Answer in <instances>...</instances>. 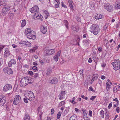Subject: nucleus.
I'll use <instances>...</instances> for the list:
<instances>
[{
    "label": "nucleus",
    "instance_id": "f257e3e1",
    "mask_svg": "<svg viewBox=\"0 0 120 120\" xmlns=\"http://www.w3.org/2000/svg\"><path fill=\"white\" fill-rule=\"evenodd\" d=\"M25 33H26L27 37L29 39H34L35 38V32L33 30L31 31L30 28L26 29Z\"/></svg>",
    "mask_w": 120,
    "mask_h": 120
},
{
    "label": "nucleus",
    "instance_id": "f03ea898",
    "mask_svg": "<svg viewBox=\"0 0 120 120\" xmlns=\"http://www.w3.org/2000/svg\"><path fill=\"white\" fill-rule=\"evenodd\" d=\"M99 30V27L97 25H92L90 28V31L95 35L97 34L98 33Z\"/></svg>",
    "mask_w": 120,
    "mask_h": 120
},
{
    "label": "nucleus",
    "instance_id": "7ed1b4c3",
    "mask_svg": "<svg viewBox=\"0 0 120 120\" xmlns=\"http://www.w3.org/2000/svg\"><path fill=\"white\" fill-rule=\"evenodd\" d=\"M112 64L113 65V69L116 71L120 68V61L119 60L116 59L114 61V62L112 63Z\"/></svg>",
    "mask_w": 120,
    "mask_h": 120
},
{
    "label": "nucleus",
    "instance_id": "20e7f679",
    "mask_svg": "<svg viewBox=\"0 0 120 120\" xmlns=\"http://www.w3.org/2000/svg\"><path fill=\"white\" fill-rule=\"evenodd\" d=\"M25 97L27 99L30 101H33L35 98L33 93L30 91L26 95Z\"/></svg>",
    "mask_w": 120,
    "mask_h": 120
},
{
    "label": "nucleus",
    "instance_id": "39448f33",
    "mask_svg": "<svg viewBox=\"0 0 120 120\" xmlns=\"http://www.w3.org/2000/svg\"><path fill=\"white\" fill-rule=\"evenodd\" d=\"M27 80L26 77L22 78L20 83V86L22 87H24L28 84V83L27 82Z\"/></svg>",
    "mask_w": 120,
    "mask_h": 120
},
{
    "label": "nucleus",
    "instance_id": "423d86ee",
    "mask_svg": "<svg viewBox=\"0 0 120 120\" xmlns=\"http://www.w3.org/2000/svg\"><path fill=\"white\" fill-rule=\"evenodd\" d=\"M21 101V98L19 95H16L14 98V100L13 102V103L15 105L18 104Z\"/></svg>",
    "mask_w": 120,
    "mask_h": 120
},
{
    "label": "nucleus",
    "instance_id": "0eeeda50",
    "mask_svg": "<svg viewBox=\"0 0 120 120\" xmlns=\"http://www.w3.org/2000/svg\"><path fill=\"white\" fill-rule=\"evenodd\" d=\"M104 7L107 10L109 11H111L113 9L112 6L109 4L105 3Z\"/></svg>",
    "mask_w": 120,
    "mask_h": 120
},
{
    "label": "nucleus",
    "instance_id": "6e6552de",
    "mask_svg": "<svg viewBox=\"0 0 120 120\" xmlns=\"http://www.w3.org/2000/svg\"><path fill=\"white\" fill-rule=\"evenodd\" d=\"M12 86L10 84L6 85L4 87V90L5 92L11 90Z\"/></svg>",
    "mask_w": 120,
    "mask_h": 120
},
{
    "label": "nucleus",
    "instance_id": "1a4fd4ad",
    "mask_svg": "<svg viewBox=\"0 0 120 120\" xmlns=\"http://www.w3.org/2000/svg\"><path fill=\"white\" fill-rule=\"evenodd\" d=\"M40 30L43 34L46 33L47 31V28L46 26L42 25L40 27Z\"/></svg>",
    "mask_w": 120,
    "mask_h": 120
},
{
    "label": "nucleus",
    "instance_id": "9d476101",
    "mask_svg": "<svg viewBox=\"0 0 120 120\" xmlns=\"http://www.w3.org/2000/svg\"><path fill=\"white\" fill-rule=\"evenodd\" d=\"M10 9V7L8 6L4 7L2 9V12L4 14H6Z\"/></svg>",
    "mask_w": 120,
    "mask_h": 120
},
{
    "label": "nucleus",
    "instance_id": "9b49d317",
    "mask_svg": "<svg viewBox=\"0 0 120 120\" xmlns=\"http://www.w3.org/2000/svg\"><path fill=\"white\" fill-rule=\"evenodd\" d=\"M39 10V8L37 6H35L30 10V12L32 13H34L35 12L38 11Z\"/></svg>",
    "mask_w": 120,
    "mask_h": 120
},
{
    "label": "nucleus",
    "instance_id": "f8f14e48",
    "mask_svg": "<svg viewBox=\"0 0 120 120\" xmlns=\"http://www.w3.org/2000/svg\"><path fill=\"white\" fill-rule=\"evenodd\" d=\"M4 72L8 74H10L12 73V71L10 68H5L3 69Z\"/></svg>",
    "mask_w": 120,
    "mask_h": 120
},
{
    "label": "nucleus",
    "instance_id": "ddd939ff",
    "mask_svg": "<svg viewBox=\"0 0 120 120\" xmlns=\"http://www.w3.org/2000/svg\"><path fill=\"white\" fill-rule=\"evenodd\" d=\"M61 51V50L58 51L56 55L54 57L53 59L56 61H57L58 60V57L60 56Z\"/></svg>",
    "mask_w": 120,
    "mask_h": 120
},
{
    "label": "nucleus",
    "instance_id": "4468645a",
    "mask_svg": "<svg viewBox=\"0 0 120 120\" xmlns=\"http://www.w3.org/2000/svg\"><path fill=\"white\" fill-rule=\"evenodd\" d=\"M65 94V93L64 91H62L60 93L59 95V99L60 100H62L63 99L64 96Z\"/></svg>",
    "mask_w": 120,
    "mask_h": 120
},
{
    "label": "nucleus",
    "instance_id": "2eb2a0df",
    "mask_svg": "<svg viewBox=\"0 0 120 120\" xmlns=\"http://www.w3.org/2000/svg\"><path fill=\"white\" fill-rule=\"evenodd\" d=\"M34 17L35 19H39L41 18H42L43 16L39 13L38 12L34 14Z\"/></svg>",
    "mask_w": 120,
    "mask_h": 120
},
{
    "label": "nucleus",
    "instance_id": "dca6fc26",
    "mask_svg": "<svg viewBox=\"0 0 120 120\" xmlns=\"http://www.w3.org/2000/svg\"><path fill=\"white\" fill-rule=\"evenodd\" d=\"M58 82V80L56 78H53V79L50 80H49V82L52 84H55L57 83Z\"/></svg>",
    "mask_w": 120,
    "mask_h": 120
},
{
    "label": "nucleus",
    "instance_id": "f3484780",
    "mask_svg": "<svg viewBox=\"0 0 120 120\" xmlns=\"http://www.w3.org/2000/svg\"><path fill=\"white\" fill-rule=\"evenodd\" d=\"M55 52V50L54 49L50 50L47 49L46 50L47 54L48 55H50L54 53Z\"/></svg>",
    "mask_w": 120,
    "mask_h": 120
},
{
    "label": "nucleus",
    "instance_id": "a211bd4d",
    "mask_svg": "<svg viewBox=\"0 0 120 120\" xmlns=\"http://www.w3.org/2000/svg\"><path fill=\"white\" fill-rule=\"evenodd\" d=\"M16 63V61L14 59H11L8 63V65L9 67H11Z\"/></svg>",
    "mask_w": 120,
    "mask_h": 120
},
{
    "label": "nucleus",
    "instance_id": "6ab92c4d",
    "mask_svg": "<svg viewBox=\"0 0 120 120\" xmlns=\"http://www.w3.org/2000/svg\"><path fill=\"white\" fill-rule=\"evenodd\" d=\"M26 78L27 80V82L28 83V84L29 83H32L33 82V79L32 78H28V77H26Z\"/></svg>",
    "mask_w": 120,
    "mask_h": 120
},
{
    "label": "nucleus",
    "instance_id": "aec40b11",
    "mask_svg": "<svg viewBox=\"0 0 120 120\" xmlns=\"http://www.w3.org/2000/svg\"><path fill=\"white\" fill-rule=\"evenodd\" d=\"M10 55L9 52L8 51V49H5V52L4 53V55L5 56H9Z\"/></svg>",
    "mask_w": 120,
    "mask_h": 120
},
{
    "label": "nucleus",
    "instance_id": "412c9836",
    "mask_svg": "<svg viewBox=\"0 0 120 120\" xmlns=\"http://www.w3.org/2000/svg\"><path fill=\"white\" fill-rule=\"evenodd\" d=\"M6 98L5 97H2V98L0 102V104H1L2 106L6 102Z\"/></svg>",
    "mask_w": 120,
    "mask_h": 120
},
{
    "label": "nucleus",
    "instance_id": "4be33fe9",
    "mask_svg": "<svg viewBox=\"0 0 120 120\" xmlns=\"http://www.w3.org/2000/svg\"><path fill=\"white\" fill-rule=\"evenodd\" d=\"M77 116L75 115H72L70 118L69 120H77Z\"/></svg>",
    "mask_w": 120,
    "mask_h": 120
},
{
    "label": "nucleus",
    "instance_id": "5701e85b",
    "mask_svg": "<svg viewBox=\"0 0 120 120\" xmlns=\"http://www.w3.org/2000/svg\"><path fill=\"white\" fill-rule=\"evenodd\" d=\"M26 24V21L24 19L22 21L21 24V26L22 27H23L25 26Z\"/></svg>",
    "mask_w": 120,
    "mask_h": 120
},
{
    "label": "nucleus",
    "instance_id": "b1692460",
    "mask_svg": "<svg viewBox=\"0 0 120 120\" xmlns=\"http://www.w3.org/2000/svg\"><path fill=\"white\" fill-rule=\"evenodd\" d=\"M101 18V15L100 14H98L96 15L95 17V18L96 19H99Z\"/></svg>",
    "mask_w": 120,
    "mask_h": 120
},
{
    "label": "nucleus",
    "instance_id": "393cba45",
    "mask_svg": "<svg viewBox=\"0 0 120 120\" xmlns=\"http://www.w3.org/2000/svg\"><path fill=\"white\" fill-rule=\"evenodd\" d=\"M6 4V0H0V6L1 5H4Z\"/></svg>",
    "mask_w": 120,
    "mask_h": 120
},
{
    "label": "nucleus",
    "instance_id": "a878e982",
    "mask_svg": "<svg viewBox=\"0 0 120 120\" xmlns=\"http://www.w3.org/2000/svg\"><path fill=\"white\" fill-rule=\"evenodd\" d=\"M100 114L101 116V117L104 118V112L103 110H102L100 112Z\"/></svg>",
    "mask_w": 120,
    "mask_h": 120
},
{
    "label": "nucleus",
    "instance_id": "bb28decb",
    "mask_svg": "<svg viewBox=\"0 0 120 120\" xmlns=\"http://www.w3.org/2000/svg\"><path fill=\"white\" fill-rule=\"evenodd\" d=\"M93 78L95 80H97L98 77V75L97 74H94L93 75Z\"/></svg>",
    "mask_w": 120,
    "mask_h": 120
},
{
    "label": "nucleus",
    "instance_id": "cd10ccee",
    "mask_svg": "<svg viewBox=\"0 0 120 120\" xmlns=\"http://www.w3.org/2000/svg\"><path fill=\"white\" fill-rule=\"evenodd\" d=\"M106 89L107 90L109 89L110 88V86L109 85V83L108 82H107L106 83Z\"/></svg>",
    "mask_w": 120,
    "mask_h": 120
},
{
    "label": "nucleus",
    "instance_id": "c85d7f7f",
    "mask_svg": "<svg viewBox=\"0 0 120 120\" xmlns=\"http://www.w3.org/2000/svg\"><path fill=\"white\" fill-rule=\"evenodd\" d=\"M115 8L116 9H120V2L115 6Z\"/></svg>",
    "mask_w": 120,
    "mask_h": 120
},
{
    "label": "nucleus",
    "instance_id": "c756f323",
    "mask_svg": "<svg viewBox=\"0 0 120 120\" xmlns=\"http://www.w3.org/2000/svg\"><path fill=\"white\" fill-rule=\"evenodd\" d=\"M52 72V70L50 69L48 70L46 73V75L47 76H49L51 74Z\"/></svg>",
    "mask_w": 120,
    "mask_h": 120
},
{
    "label": "nucleus",
    "instance_id": "7c9ffc66",
    "mask_svg": "<svg viewBox=\"0 0 120 120\" xmlns=\"http://www.w3.org/2000/svg\"><path fill=\"white\" fill-rule=\"evenodd\" d=\"M72 29L76 31H78V28L77 27H75L74 26H73Z\"/></svg>",
    "mask_w": 120,
    "mask_h": 120
},
{
    "label": "nucleus",
    "instance_id": "2f4dec72",
    "mask_svg": "<svg viewBox=\"0 0 120 120\" xmlns=\"http://www.w3.org/2000/svg\"><path fill=\"white\" fill-rule=\"evenodd\" d=\"M65 102L64 101H62L59 104V106H61L65 104Z\"/></svg>",
    "mask_w": 120,
    "mask_h": 120
},
{
    "label": "nucleus",
    "instance_id": "473e14b6",
    "mask_svg": "<svg viewBox=\"0 0 120 120\" xmlns=\"http://www.w3.org/2000/svg\"><path fill=\"white\" fill-rule=\"evenodd\" d=\"M113 90H114V91H117L119 90V89H118V88L117 86H116L114 88H113Z\"/></svg>",
    "mask_w": 120,
    "mask_h": 120
},
{
    "label": "nucleus",
    "instance_id": "72a5a7b5",
    "mask_svg": "<svg viewBox=\"0 0 120 120\" xmlns=\"http://www.w3.org/2000/svg\"><path fill=\"white\" fill-rule=\"evenodd\" d=\"M64 22L65 23V25L67 28H68V21L67 20H64Z\"/></svg>",
    "mask_w": 120,
    "mask_h": 120
},
{
    "label": "nucleus",
    "instance_id": "f704fd0d",
    "mask_svg": "<svg viewBox=\"0 0 120 120\" xmlns=\"http://www.w3.org/2000/svg\"><path fill=\"white\" fill-rule=\"evenodd\" d=\"M108 26V23H107L103 27V30H105L107 29V27Z\"/></svg>",
    "mask_w": 120,
    "mask_h": 120
},
{
    "label": "nucleus",
    "instance_id": "c9c22d12",
    "mask_svg": "<svg viewBox=\"0 0 120 120\" xmlns=\"http://www.w3.org/2000/svg\"><path fill=\"white\" fill-rule=\"evenodd\" d=\"M36 49L35 48H34L33 49H31L30 51V52L32 53L34 52L35 50Z\"/></svg>",
    "mask_w": 120,
    "mask_h": 120
},
{
    "label": "nucleus",
    "instance_id": "e433bc0d",
    "mask_svg": "<svg viewBox=\"0 0 120 120\" xmlns=\"http://www.w3.org/2000/svg\"><path fill=\"white\" fill-rule=\"evenodd\" d=\"M113 100L114 101H116L117 102V103L116 104L117 105H118L119 103V101L118 100V99L117 98H116L115 99H114Z\"/></svg>",
    "mask_w": 120,
    "mask_h": 120
},
{
    "label": "nucleus",
    "instance_id": "4c0bfd02",
    "mask_svg": "<svg viewBox=\"0 0 120 120\" xmlns=\"http://www.w3.org/2000/svg\"><path fill=\"white\" fill-rule=\"evenodd\" d=\"M26 45L28 46H31V44L30 42L28 41L26 42Z\"/></svg>",
    "mask_w": 120,
    "mask_h": 120
},
{
    "label": "nucleus",
    "instance_id": "58836bf2",
    "mask_svg": "<svg viewBox=\"0 0 120 120\" xmlns=\"http://www.w3.org/2000/svg\"><path fill=\"white\" fill-rule=\"evenodd\" d=\"M83 118L84 120H90V118L89 117L87 116H83Z\"/></svg>",
    "mask_w": 120,
    "mask_h": 120
},
{
    "label": "nucleus",
    "instance_id": "ea45409f",
    "mask_svg": "<svg viewBox=\"0 0 120 120\" xmlns=\"http://www.w3.org/2000/svg\"><path fill=\"white\" fill-rule=\"evenodd\" d=\"M61 116V113L60 112H59L57 114V118L59 119Z\"/></svg>",
    "mask_w": 120,
    "mask_h": 120
},
{
    "label": "nucleus",
    "instance_id": "a19ab883",
    "mask_svg": "<svg viewBox=\"0 0 120 120\" xmlns=\"http://www.w3.org/2000/svg\"><path fill=\"white\" fill-rule=\"evenodd\" d=\"M70 102H71V103H72L73 104H75L76 103V102H75L74 100H70Z\"/></svg>",
    "mask_w": 120,
    "mask_h": 120
},
{
    "label": "nucleus",
    "instance_id": "79ce46f5",
    "mask_svg": "<svg viewBox=\"0 0 120 120\" xmlns=\"http://www.w3.org/2000/svg\"><path fill=\"white\" fill-rule=\"evenodd\" d=\"M105 115L106 118H108L109 117V116L108 112H106L105 113Z\"/></svg>",
    "mask_w": 120,
    "mask_h": 120
},
{
    "label": "nucleus",
    "instance_id": "37998d69",
    "mask_svg": "<svg viewBox=\"0 0 120 120\" xmlns=\"http://www.w3.org/2000/svg\"><path fill=\"white\" fill-rule=\"evenodd\" d=\"M69 4V6L70 7V8L71 9H73V2H72V3H70V4Z\"/></svg>",
    "mask_w": 120,
    "mask_h": 120
},
{
    "label": "nucleus",
    "instance_id": "c03bdc74",
    "mask_svg": "<svg viewBox=\"0 0 120 120\" xmlns=\"http://www.w3.org/2000/svg\"><path fill=\"white\" fill-rule=\"evenodd\" d=\"M89 90H91L93 92H95V91L91 87H90L89 88Z\"/></svg>",
    "mask_w": 120,
    "mask_h": 120
},
{
    "label": "nucleus",
    "instance_id": "a18cd8bd",
    "mask_svg": "<svg viewBox=\"0 0 120 120\" xmlns=\"http://www.w3.org/2000/svg\"><path fill=\"white\" fill-rule=\"evenodd\" d=\"M38 75L37 73H35L34 76V78L36 79L37 77L38 76Z\"/></svg>",
    "mask_w": 120,
    "mask_h": 120
},
{
    "label": "nucleus",
    "instance_id": "49530a36",
    "mask_svg": "<svg viewBox=\"0 0 120 120\" xmlns=\"http://www.w3.org/2000/svg\"><path fill=\"white\" fill-rule=\"evenodd\" d=\"M32 69L33 70L36 71L37 70V67L35 66H33L32 67Z\"/></svg>",
    "mask_w": 120,
    "mask_h": 120
},
{
    "label": "nucleus",
    "instance_id": "de8ad7c7",
    "mask_svg": "<svg viewBox=\"0 0 120 120\" xmlns=\"http://www.w3.org/2000/svg\"><path fill=\"white\" fill-rule=\"evenodd\" d=\"M96 54H94L92 56V58L93 60L95 59L96 58Z\"/></svg>",
    "mask_w": 120,
    "mask_h": 120
},
{
    "label": "nucleus",
    "instance_id": "09e8293b",
    "mask_svg": "<svg viewBox=\"0 0 120 120\" xmlns=\"http://www.w3.org/2000/svg\"><path fill=\"white\" fill-rule=\"evenodd\" d=\"M116 111L117 112H119L120 111V108L119 107H117L116 109Z\"/></svg>",
    "mask_w": 120,
    "mask_h": 120
},
{
    "label": "nucleus",
    "instance_id": "8fccbe9b",
    "mask_svg": "<svg viewBox=\"0 0 120 120\" xmlns=\"http://www.w3.org/2000/svg\"><path fill=\"white\" fill-rule=\"evenodd\" d=\"M112 103L111 102L110 103L108 106V108L109 109H110V108L112 106Z\"/></svg>",
    "mask_w": 120,
    "mask_h": 120
},
{
    "label": "nucleus",
    "instance_id": "3c124183",
    "mask_svg": "<svg viewBox=\"0 0 120 120\" xmlns=\"http://www.w3.org/2000/svg\"><path fill=\"white\" fill-rule=\"evenodd\" d=\"M27 99L26 97L24 99V101L25 103H27L28 102V101L27 100Z\"/></svg>",
    "mask_w": 120,
    "mask_h": 120
},
{
    "label": "nucleus",
    "instance_id": "603ef678",
    "mask_svg": "<svg viewBox=\"0 0 120 120\" xmlns=\"http://www.w3.org/2000/svg\"><path fill=\"white\" fill-rule=\"evenodd\" d=\"M49 16V13L47 14H45V19H46L48 17V16Z\"/></svg>",
    "mask_w": 120,
    "mask_h": 120
},
{
    "label": "nucleus",
    "instance_id": "864d4df0",
    "mask_svg": "<svg viewBox=\"0 0 120 120\" xmlns=\"http://www.w3.org/2000/svg\"><path fill=\"white\" fill-rule=\"evenodd\" d=\"M96 98V96H92V97L90 98V100H93L94 99Z\"/></svg>",
    "mask_w": 120,
    "mask_h": 120
},
{
    "label": "nucleus",
    "instance_id": "5fc2aeb1",
    "mask_svg": "<svg viewBox=\"0 0 120 120\" xmlns=\"http://www.w3.org/2000/svg\"><path fill=\"white\" fill-rule=\"evenodd\" d=\"M28 73L29 74L31 75H32L33 74V72L32 71H29L28 72Z\"/></svg>",
    "mask_w": 120,
    "mask_h": 120
},
{
    "label": "nucleus",
    "instance_id": "6e6d98bb",
    "mask_svg": "<svg viewBox=\"0 0 120 120\" xmlns=\"http://www.w3.org/2000/svg\"><path fill=\"white\" fill-rule=\"evenodd\" d=\"M30 117H25V118L24 119V120H29Z\"/></svg>",
    "mask_w": 120,
    "mask_h": 120
},
{
    "label": "nucleus",
    "instance_id": "4d7b16f0",
    "mask_svg": "<svg viewBox=\"0 0 120 120\" xmlns=\"http://www.w3.org/2000/svg\"><path fill=\"white\" fill-rule=\"evenodd\" d=\"M87 113L86 112H83V116H84L85 117L87 115Z\"/></svg>",
    "mask_w": 120,
    "mask_h": 120
},
{
    "label": "nucleus",
    "instance_id": "13d9d810",
    "mask_svg": "<svg viewBox=\"0 0 120 120\" xmlns=\"http://www.w3.org/2000/svg\"><path fill=\"white\" fill-rule=\"evenodd\" d=\"M89 115L90 116H92V111L91 110H90L89 112Z\"/></svg>",
    "mask_w": 120,
    "mask_h": 120
},
{
    "label": "nucleus",
    "instance_id": "bf43d9fd",
    "mask_svg": "<svg viewBox=\"0 0 120 120\" xmlns=\"http://www.w3.org/2000/svg\"><path fill=\"white\" fill-rule=\"evenodd\" d=\"M112 47H113L114 48H115V46L114 44H113L112 45L110 46V47L111 48V49H113V48H112Z\"/></svg>",
    "mask_w": 120,
    "mask_h": 120
},
{
    "label": "nucleus",
    "instance_id": "052dcab7",
    "mask_svg": "<svg viewBox=\"0 0 120 120\" xmlns=\"http://www.w3.org/2000/svg\"><path fill=\"white\" fill-rule=\"evenodd\" d=\"M39 62H40L42 65H43L44 64V62L43 61L41 60H39Z\"/></svg>",
    "mask_w": 120,
    "mask_h": 120
},
{
    "label": "nucleus",
    "instance_id": "680f3d73",
    "mask_svg": "<svg viewBox=\"0 0 120 120\" xmlns=\"http://www.w3.org/2000/svg\"><path fill=\"white\" fill-rule=\"evenodd\" d=\"M88 62L89 63H91L92 62L91 59V58H89V59Z\"/></svg>",
    "mask_w": 120,
    "mask_h": 120
},
{
    "label": "nucleus",
    "instance_id": "e2e57ef3",
    "mask_svg": "<svg viewBox=\"0 0 120 120\" xmlns=\"http://www.w3.org/2000/svg\"><path fill=\"white\" fill-rule=\"evenodd\" d=\"M62 6L63 7H64L65 8H67L66 6L63 4H62Z\"/></svg>",
    "mask_w": 120,
    "mask_h": 120
},
{
    "label": "nucleus",
    "instance_id": "0e129e2a",
    "mask_svg": "<svg viewBox=\"0 0 120 120\" xmlns=\"http://www.w3.org/2000/svg\"><path fill=\"white\" fill-rule=\"evenodd\" d=\"M106 65V64H105L103 63L101 65V66L103 67H105Z\"/></svg>",
    "mask_w": 120,
    "mask_h": 120
},
{
    "label": "nucleus",
    "instance_id": "69168bd1",
    "mask_svg": "<svg viewBox=\"0 0 120 120\" xmlns=\"http://www.w3.org/2000/svg\"><path fill=\"white\" fill-rule=\"evenodd\" d=\"M105 78V77L104 75H102L101 76V78L102 79H104Z\"/></svg>",
    "mask_w": 120,
    "mask_h": 120
},
{
    "label": "nucleus",
    "instance_id": "338daca9",
    "mask_svg": "<svg viewBox=\"0 0 120 120\" xmlns=\"http://www.w3.org/2000/svg\"><path fill=\"white\" fill-rule=\"evenodd\" d=\"M113 41V39H111L110 40L109 42L110 45H112L111 43L112 42V41Z\"/></svg>",
    "mask_w": 120,
    "mask_h": 120
},
{
    "label": "nucleus",
    "instance_id": "774afa93",
    "mask_svg": "<svg viewBox=\"0 0 120 120\" xmlns=\"http://www.w3.org/2000/svg\"><path fill=\"white\" fill-rule=\"evenodd\" d=\"M4 47V46H0V51H1Z\"/></svg>",
    "mask_w": 120,
    "mask_h": 120
}]
</instances>
